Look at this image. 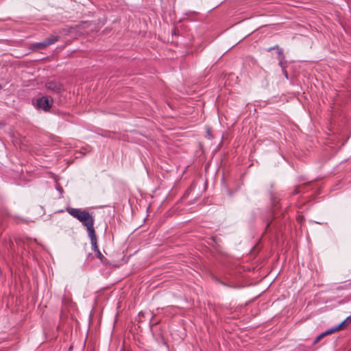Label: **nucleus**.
Returning <instances> with one entry per match:
<instances>
[{
  "instance_id": "nucleus-10",
  "label": "nucleus",
  "mask_w": 351,
  "mask_h": 351,
  "mask_svg": "<svg viewBox=\"0 0 351 351\" xmlns=\"http://www.w3.org/2000/svg\"><path fill=\"white\" fill-rule=\"evenodd\" d=\"M325 335H324V332L320 334L315 340V343L318 342L322 337H324Z\"/></svg>"
},
{
  "instance_id": "nucleus-5",
  "label": "nucleus",
  "mask_w": 351,
  "mask_h": 351,
  "mask_svg": "<svg viewBox=\"0 0 351 351\" xmlns=\"http://www.w3.org/2000/svg\"><path fill=\"white\" fill-rule=\"evenodd\" d=\"M350 324H351V315L348 316L345 320H343L342 322H341L339 326H340L341 329H343L344 328H346Z\"/></svg>"
},
{
  "instance_id": "nucleus-1",
  "label": "nucleus",
  "mask_w": 351,
  "mask_h": 351,
  "mask_svg": "<svg viewBox=\"0 0 351 351\" xmlns=\"http://www.w3.org/2000/svg\"><path fill=\"white\" fill-rule=\"evenodd\" d=\"M66 212L73 217L78 219L86 228L88 237L90 240L91 249L95 252L99 251L95 231L94 229V217L85 210L75 208H66Z\"/></svg>"
},
{
  "instance_id": "nucleus-6",
  "label": "nucleus",
  "mask_w": 351,
  "mask_h": 351,
  "mask_svg": "<svg viewBox=\"0 0 351 351\" xmlns=\"http://www.w3.org/2000/svg\"><path fill=\"white\" fill-rule=\"evenodd\" d=\"M47 47L45 40L43 42L36 43L33 44V47L36 49H43Z\"/></svg>"
},
{
  "instance_id": "nucleus-8",
  "label": "nucleus",
  "mask_w": 351,
  "mask_h": 351,
  "mask_svg": "<svg viewBox=\"0 0 351 351\" xmlns=\"http://www.w3.org/2000/svg\"><path fill=\"white\" fill-rule=\"evenodd\" d=\"M96 256L100 260V261L102 263H106V261L107 259L106 258V257L101 253L100 251H98L97 252H96Z\"/></svg>"
},
{
  "instance_id": "nucleus-7",
  "label": "nucleus",
  "mask_w": 351,
  "mask_h": 351,
  "mask_svg": "<svg viewBox=\"0 0 351 351\" xmlns=\"http://www.w3.org/2000/svg\"><path fill=\"white\" fill-rule=\"evenodd\" d=\"M341 330L340 328V326H339V324L335 326V327H333V328H331L327 330H326L324 332V335L326 336V335H330V334H332L338 330Z\"/></svg>"
},
{
  "instance_id": "nucleus-4",
  "label": "nucleus",
  "mask_w": 351,
  "mask_h": 351,
  "mask_svg": "<svg viewBox=\"0 0 351 351\" xmlns=\"http://www.w3.org/2000/svg\"><path fill=\"white\" fill-rule=\"evenodd\" d=\"M59 40V36L56 34H52L46 39H45V41L47 46H49L51 45L54 44Z\"/></svg>"
},
{
  "instance_id": "nucleus-3",
  "label": "nucleus",
  "mask_w": 351,
  "mask_h": 351,
  "mask_svg": "<svg viewBox=\"0 0 351 351\" xmlns=\"http://www.w3.org/2000/svg\"><path fill=\"white\" fill-rule=\"evenodd\" d=\"M45 87L47 89L56 93H60L62 90V85L56 80H50L46 82Z\"/></svg>"
},
{
  "instance_id": "nucleus-13",
  "label": "nucleus",
  "mask_w": 351,
  "mask_h": 351,
  "mask_svg": "<svg viewBox=\"0 0 351 351\" xmlns=\"http://www.w3.org/2000/svg\"><path fill=\"white\" fill-rule=\"evenodd\" d=\"M1 88H2V86H1V85L0 84V90L1 89Z\"/></svg>"
},
{
  "instance_id": "nucleus-2",
  "label": "nucleus",
  "mask_w": 351,
  "mask_h": 351,
  "mask_svg": "<svg viewBox=\"0 0 351 351\" xmlns=\"http://www.w3.org/2000/svg\"><path fill=\"white\" fill-rule=\"evenodd\" d=\"M53 104V99L48 96H43L36 100V107L45 111H49Z\"/></svg>"
},
{
  "instance_id": "nucleus-9",
  "label": "nucleus",
  "mask_w": 351,
  "mask_h": 351,
  "mask_svg": "<svg viewBox=\"0 0 351 351\" xmlns=\"http://www.w3.org/2000/svg\"><path fill=\"white\" fill-rule=\"evenodd\" d=\"M279 65L282 67V72L284 73V75L286 77L287 79H288V73H287V71H286L285 69V66L283 65V63L282 62V60H280V62H279Z\"/></svg>"
},
{
  "instance_id": "nucleus-11",
  "label": "nucleus",
  "mask_w": 351,
  "mask_h": 351,
  "mask_svg": "<svg viewBox=\"0 0 351 351\" xmlns=\"http://www.w3.org/2000/svg\"><path fill=\"white\" fill-rule=\"evenodd\" d=\"M278 54L279 55H282V49H279Z\"/></svg>"
},
{
  "instance_id": "nucleus-12",
  "label": "nucleus",
  "mask_w": 351,
  "mask_h": 351,
  "mask_svg": "<svg viewBox=\"0 0 351 351\" xmlns=\"http://www.w3.org/2000/svg\"><path fill=\"white\" fill-rule=\"evenodd\" d=\"M278 45H276V47H270L269 50H272V49H274L275 48H278Z\"/></svg>"
}]
</instances>
